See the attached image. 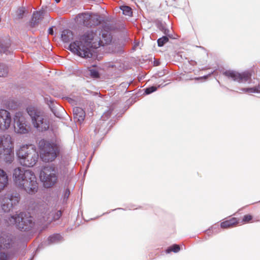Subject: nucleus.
Segmentation results:
<instances>
[{
  "label": "nucleus",
  "instance_id": "nucleus-30",
  "mask_svg": "<svg viewBox=\"0 0 260 260\" xmlns=\"http://www.w3.org/2000/svg\"><path fill=\"white\" fill-rule=\"evenodd\" d=\"M89 74L92 78H97L99 77L98 71L94 69H91L89 70Z\"/></svg>",
  "mask_w": 260,
  "mask_h": 260
},
{
  "label": "nucleus",
  "instance_id": "nucleus-15",
  "mask_svg": "<svg viewBox=\"0 0 260 260\" xmlns=\"http://www.w3.org/2000/svg\"><path fill=\"white\" fill-rule=\"evenodd\" d=\"M12 240L10 236L5 234H0V249L10 248Z\"/></svg>",
  "mask_w": 260,
  "mask_h": 260
},
{
  "label": "nucleus",
  "instance_id": "nucleus-9",
  "mask_svg": "<svg viewBox=\"0 0 260 260\" xmlns=\"http://www.w3.org/2000/svg\"><path fill=\"white\" fill-rule=\"evenodd\" d=\"M14 128L16 133L26 134L29 131V126L27 123L26 118L21 112H17L14 116Z\"/></svg>",
  "mask_w": 260,
  "mask_h": 260
},
{
  "label": "nucleus",
  "instance_id": "nucleus-19",
  "mask_svg": "<svg viewBox=\"0 0 260 260\" xmlns=\"http://www.w3.org/2000/svg\"><path fill=\"white\" fill-rule=\"evenodd\" d=\"M73 32L70 29H64L61 33V40L64 43H68L73 40Z\"/></svg>",
  "mask_w": 260,
  "mask_h": 260
},
{
  "label": "nucleus",
  "instance_id": "nucleus-32",
  "mask_svg": "<svg viewBox=\"0 0 260 260\" xmlns=\"http://www.w3.org/2000/svg\"><path fill=\"white\" fill-rule=\"evenodd\" d=\"M11 254L9 253L0 252V260H8Z\"/></svg>",
  "mask_w": 260,
  "mask_h": 260
},
{
  "label": "nucleus",
  "instance_id": "nucleus-28",
  "mask_svg": "<svg viewBox=\"0 0 260 260\" xmlns=\"http://www.w3.org/2000/svg\"><path fill=\"white\" fill-rule=\"evenodd\" d=\"M169 41L167 36H163L157 40V44L159 47L163 46Z\"/></svg>",
  "mask_w": 260,
  "mask_h": 260
},
{
  "label": "nucleus",
  "instance_id": "nucleus-20",
  "mask_svg": "<svg viewBox=\"0 0 260 260\" xmlns=\"http://www.w3.org/2000/svg\"><path fill=\"white\" fill-rule=\"evenodd\" d=\"M10 42L9 40L3 42H0V53H5L6 54L10 53Z\"/></svg>",
  "mask_w": 260,
  "mask_h": 260
},
{
  "label": "nucleus",
  "instance_id": "nucleus-5",
  "mask_svg": "<svg viewBox=\"0 0 260 260\" xmlns=\"http://www.w3.org/2000/svg\"><path fill=\"white\" fill-rule=\"evenodd\" d=\"M27 112L31 118L32 125L38 131L44 132L49 129V119L43 112L34 107L27 108Z\"/></svg>",
  "mask_w": 260,
  "mask_h": 260
},
{
  "label": "nucleus",
  "instance_id": "nucleus-27",
  "mask_svg": "<svg viewBox=\"0 0 260 260\" xmlns=\"http://www.w3.org/2000/svg\"><path fill=\"white\" fill-rule=\"evenodd\" d=\"M179 251V245L174 244L169 247H168L166 250V253L169 254L171 252H174L175 253L178 252Z\"/></svg>",
  "mask_w": 260,
  "mask_h": 260
},
{
  "label": "nucleus",
  "instance_id": "nucleus-3",
  "mask_svg": "<svg viewBox=\"0 0 260 260\" xmlns=\"http://www.w3.org/2000/svg\"><path fill=\"white\" fill-rule=\"evenodd\" d=\"M21 165L26 167H32L38 161L39 153L33 145H23L16 152Z\"/></svg>",
  "mask_w": 260,
  "mask_h": 260
},
{
  "label": "nucleus",
  "instance_id": "nucleus-34",
  "mask_svg": "<svg viewBox=\"0 0 260 260\" xmlns=\"http://www.w3.org/2000/svg\"><path fill=\"white\" fill-rule=\"evenodd\" d=\"M70 192L69 189H66L64 192V197H63V200H67V199L69 198V196L70 195Z\"/></svg>",
  "mask_w": 260,
  "mask_h": 260
},
{
  "label": "nucleus",
  "instance_id": "nucleus-37",
  "mask_svg": "<svg viewBox=\"0 0 260 260\" xmlns=\"http://www.w3.org/2000/svg\"><path fill=\"white\" fill-rule=\"evenodd\" d=\"M61 215V211H58L57 213V216L59 217Z\"/></svg>",
  "mask_w": 260,
  "mask_h": 260
},
{
  "label": "nucleus",
  "instance_id": "nucleus-4",
  "mask_svg": "<svg viewBox=\"0 0 260 260\" xmlns=\"http://www.w3.org/2000/svg\"><path fill=\"white\" fill-rule=\"evenodd\" d=\"M40 158L44 162L53 161L59 152V146L56 141L41 140L38 143Z\"/></svg>",
  "mask_w": 260,
  "mask_h": 260
},
{
  "label": "nucleus",
  "instance_id": "nucleus-24",
  "mask_svg": "<svg viewBox=\"0 0 260 260\" xmlns=\"http://www.w3.org/2000/svg\"><path fill=\"white\" fill-rule=\"evenodd\" d=\"M120 9L122 11L123 14L125 15L130 16L132 14L131 8L127 6H122L120 7Z\"/></svg>",
  "mask_w": 260,
  "mask_h": 260
},
{
  "label": "nucleus",
  "instance_id": "nucleus-8",
  "mask_svg": "<svg viewBox=\"0 0 260 260\" xmlns=\"http://www.w3.org/2000/svg\"><path fill=\"white\" fill-rule=\"evenodd\" d=\"M40 178L45 187H51L57 181V169L52 166H45L40 173Z\"/></svg>",
  "mask_w": 260,
  "mask_h": 260
},
{
  "label": "nucleus",
  "instance_id": "nucleus-16",
  "mask_svg": "<svg viewBox=\"0 0 260 260\" xmlns=\"http://www.w3.org/2000/svg\"><path fill=\"white\" fill-rule=\"evenodd\" d=\"M73 114L74 119L80 123L84 121L85 116V113L81 108H74L73 109Z\"/></svg>",
  "mask_w": 260,
  "mask_h": 260
},
{
  "label": "nucleus",
  "instance_id": "nucleus-35",
  "mask_svg": "<svg viewBox=\"0 0 260 260\" xmlns=\"http://www.w3.org/2000/svg\"><path fill=\"white\" fill-rule=\"evenodd\" d=\"M162 31H164V32L165 35L170 36V34H169L170 30L168 29H166V28L164 29H163Z\"/></svg>",
  "mask_w": 260,
  "mask_h": 260
},
{
  "label": "nucleus",
  "instance_id": "nucleus-29",
  "mask_svg": "<svg viewBox=\"0 0 260 260\" xmlns=\"http://www.w3.org/2000/svg\"><path fill=\"white\" fill-rule=\"evenodd\" d=\"M25 13V9L24 8H20L17 10L16 12V17L18 19L22 18L23 15Z\"/></svg>",
  "mask_w": 260,
  "mask_h": 260
},
{
  "label": "nucleus",
  "instance_id": "nucleus-10",
  "mask_svg": "<svg viewBox=\"0 0 260 260\" xmlns=\"http://www.w3.org/2000/svg\"><path fill=\"white\" fill-rule=\"evenodd\" d=\"M20 200L19 195L18 194L7 193L2 199L1 207L5 212H10L18 204Z\"/></svg>",
  "mask_w": 260,
  "mask_h": 260
},
{
  "label": "nucleus",
  "instance_id": "nucleus-25",
  "mask_svg": "<svg viewBox=\"0 0 260 260\" xmlns=\"http://www.w3.org/2000/svg\"><path fill=\"white\" fill-rule=\"evenodd\" d=\"M242 90L246 92H260V85L252 88H243Z\"/></svg>",
  "mask_w": 260,
  "mask_h": 260
},
{
  "label": "nucleus",
  "instance_id": "nucleus-1",
  "mask_svg": "<svg viewBox=\"0 0 260 260\" xmlns=\"http://www.w3.org/2000/svg\"><path fill=\"white\" fill-rule=\"evenodd\" d=\"M112 39V36L109 31L92 28L85 31L80 37L79 40L71 43L69 49L82 58H91L93 56L92 48L96 49L109 44Z\"/></svg>",
  "mask_w": 260,
  "mask_h": 260
},
{
  "label": "nucleus",
  "instance_id": "nucleus-22",
  "mask_svg": "<svg viewBox=\"0 0 260 260\" xmlns=\"http://www.w3.org/2000/svg\"><path fill=\"white\" fill-rule=\"evenodd\" d=\"M62 239V237L58 234H54L50 236L48 239L49 244H53L61 241Z\"/></svg>",
  "mask_w": 260,
  "mask_h": 260
},
{
  "label": "nucleus",
  "instance_id": "nucleus-36",
  "mask_svg": "<svg viewBox=\"0 0 260 260\" xmlns=\"http://www.w3.org/2000/svg\"><path fill=\"white\" fill-rule=\"evenodd\" d=\"M48 33H49V34H50V35L53 34V29L52 27H50L48 29Z\"/></svg>",
  "mask_w": 260,
  "mask_h": 260
},
{
  "label": "nucleus",
  "instance_id": "nucleus-2",
  "mask_svg": "<svg viewBox=\"0 0 260 260\" xmlns=\"http://www.w3.org/2000/svg\"><path fill=\"white\" fill-rule=\"evenodd\" d=\"M13 179L16 186L24 189L29 194L37 192L38 183L34 172L21 168L14 170Z\"/></svg>",
  "mask_w": 260,
  "mask_h": 260
},
{
  "label": "nucleus",
  "instance_id": "nucleus-12",
  "mask_svg": "<svg viewBox=\"0 0 260 260\" xmlns=\"http://www.w3.org/2000/svg\"><path fill=\"white\" fill-rule=\"evenodd\" d=\"M12 123V117L10 113L5 109H0V130H7Z\"/></svg>",
  "mask_w": 260,
  "mask_h": 260
},
{
  "label": "nucleus",
  "instance_id": "nucleus-18",
  "mask_svg": "<svg viewBox=\"0 0 260 260\" xmlns=\"http://www.w3.org/2000/svg\"><path fill=\"white\" fill-rule=\"evenodd\" d=\"M8 184V175L6 172L0 169V192L5 189Z\"/></svg>",
  "mask_w": 260,
  "mask_h": 260
},
{
  "label": "nucleus",
  "instance_id": "nucleus-7",
  "mask_svg": "<svg viewBox=\"0 0 260 260\" xmlns=\"http://www.w3.org/2000/svg\"><path fill=\"white\" fill-rule=\"evenodd\" d=\"M6 220L9 224L15 225L16 227L21 231L30 230L34 223L32 218L28 214L23 212L11 216Z\"/></svg>",
  "mask_w": 260,
  "mask_h": 260
},
{
  "label": "nucleus",
  "instance_id": "nucleus-26",
  "mask_svg": "<svg viewBox=\"0 0 260 260\" xmlns=\"http://www.w3.org/2000/svg\"><path fill=\"white\" fill-rule=\"evenodd\" d=\"M8 73V67L4 64H0V77L6 76Z\"/></svg>",
  "mask_w": 260,
  "mask_h": 260
},
{
  "label": "nucleus",
  "instance_id": "nucleus-23",
  "mask_svg": "<svg viewBox=\"0 0 260 260\" xmlns=\"http://www.w3.org/2000/svg\"><path fill=\"white\" fill-rule=\"evenodd\" d=\"M100 21L101 20L99 15L94 14H91V17L89 19V23H90L89 26H92L93 25H98L100 23Z\"/></svg>",
  "mask_w": 260,
  "mask_h": 260
},
{
  "label": "nucleus",
  "instance_id": "nucleus-38",
  "mask_svg": "<svg viewBox=\"0 0 260 260\" xmlns=\"http://www.w3.org/2000/svg\"><path fill=\"white\" fill-rule=\"evenodd\" d=\"M185 249L184 246V247H183V246H182V245H180V250H183V249Z\"/></svg>",
  "mask_w": 260,
  "mask_h": 260
},
{
  "label": "nucleus",
  "instance_id": "nucleus-6",
  "mask_svg": "<svg viewBox=\"0 0 260 260\" xmlns=\"http://www.w3.org/2000/svg\"><path fill=\"white\" fill-rule=\"evenodd\" d=\"M0 158L9 164L14 160L13 140L10 135H0Z\"/></svg>",
  "mask_w": 260,
  "mask_h": 260
},
{
  "label": "nucleus",
  "instance_id": "nucleus-31",
  "mask_svg": "<svg viewBox=\"0 0 260 260\" xmlns=\"http://www.w3.org/2000/svg\"><path fill=\"white\" fill-rule=\"evenodd\" d=\"M112 110V109H109V110L105 112L101 117L102 120L105 121L108 119L110 117Z\"/></svg>",
  "mask_w": 260,
  "mask_h": 260
},
{
  "label": "nucleus",
  "instance_id": "nucleus-14",
  "mask_svg": "<svg viewBox=\"0 0 260 260\" xmlns=\"http://www.w3.org/2000/svg\"><path fill=\"white\" fill-rule=\"evenodd\" d=\"M240 220L236 217H232L229 219L223 221L220 223V227L222 229H230L236 226L239 224Z\"/></svg>",
  "mask_w": 260,
  "mask_h": 260
},
{
  "label": "nucleus",
  "instance_id": "nucleus-13",
  "mask_svg": "<svg viewBox=\"0 0 260 260\" xmlns=\"http://www.w3.org/2000/svg\"><path fill=\"white\" fill-rule=\"evenodd\" d=\"M91 17V14L88 12L79 14L76 17V21L85 26H88L90 24L89 19Z\"/></svg>",
  "mask_w": 260,
  "mask_h": 260
},
{
  "label": "nucleus",
  "instance_id": "nucleus-33",
  "mask_svg": "<svg viewBox=\"0 0 260 260\" xmlns=\"http://www.w3.org/2000/svg\"><path fill=\"white\" fill-rule=\"evenodd\" d=\"M156 89H157L156 87L151 86V87H149L145 89V93H146V94H150V93H152L153 92L156 91Z\"/></svg>",
  "mask_w": 260,
  "mask_h": 260
},
{
  "label": "nucleus",
  "instance_id": "nucleus-11",
  "mask_svg": "<svg viewBox=\"0 0 260 260\" xmlns=\"http://www.w3.org/2000/svg\"><path fill=\"white\" fill-rule=\"evenodd\" d=\"M223 74L229 78L238 82H246L250 78L251 75L249 72L239 73L233 71H226Z\"/></svg>",
  "mask_w": 260,
  "mask_h": 260
},
{
  "label": "nucleus",
  "instance_id": "nucleus-39",
  "mask_svg": "<svg viewBox=\"0 0 260 260\" xmlns=\"http://www.w3.org/2000/svg\"><path fill=\"white\" fill-rule=\"evenodd\" d=\"M55 1L56 3H58L60 1V0H55Z\"/></svg>",
  "mask_w": 260,
  "mask_h": 260
},
{
  "label": "nucleus",
  "instance_id": "nucleus-21",
  "mask_svg": "<svg viewBox=\"0 0 260 260\" xmlns=\"http://www.w3.org/2000/svg\"><path fill=\"white\" fill-rule=\"evenodd\" d=\"M258 221L259 220H254L253 216L250 214H248L244 215L242 217L241 220H240L239 224L242 225Z\"/></svg>",
  "mask_w": 260,
  "mask_h": 260
},
{
  "label": "nucleus",
  "instance_id": "nucleus-17",
  "mask_svg": "<svg viewBox=\"0 0 260 260\" xmlns=\"http://www.w3.org/2000/svg\"><path fill=\"white\" fill-rule=\"evenodd\" d=\"M43 12L42 11L36 12L33 13L31 19L29 22V26L34 27L37 25L43 18Z\"/></svg>",
  "mask_w": 260,
  "mask_h": 260
}]
</instances>
